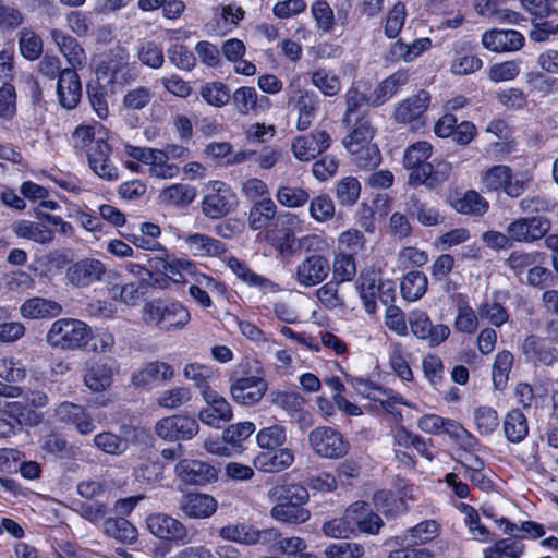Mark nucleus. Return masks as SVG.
Returning <instances> with one entry per match:
<instances>
[{
  "label": "nucleus",
  "instance_id": "1",
  "mask_svg": "<svg viewBox=\"0 0 558 558\" xmlns=\"http://www.w3.org/2000/svg\"><path fill=\"white\" fill-rule=\"evenodd\" d=\"M433 150V145L427 141H417L404 149L402 166L409 171L407 181L409 186H425L433 191L449 180L452 165L438 158L428 161Z\"/></svg>",
  "mask_w": 558,
  "mask_h": 558
},
{
  "label": "nucleus",
  "instance_id": "2",
  "mask_svg": "<svg viewBox=\"0 0 558 558\" xmlns=\"http://www.w3.org/2000/svg\"><path fill=\"white\" fill-rule=\"evenodd\" d=\"M73 148L77 154H84L88 166L100 179L116 181L119 170L111 160L112 147L102 136H96L93 125H78L73 134Z\"/></svg>",
  "mask_w": 558,
  "mask_h": 558
},
{
  "label": "nucleus",
  "instance_id": "3",
  "mask_svg": "<svg viewBox=\"0 0 558 558\" xmlns=\"http://www.w3.org/2000/svg\"><path fill=\"white\" fill-rule=\"evenodd\" d=\"M270 497L275 501L270 515L276 521L300 525L311 518V512L306 508L310 493L301 483L278 484L270 489Z\"/></svg>",
  "mask_w": 558,
  "mask_h": 558
},
{
  "label": "nucleus",
  "instance_id": "4",
  "mask_svg": "<svg viewBox=\"0 0 558 558\" xmlns=\"http://www.w3.org/2000/svg\"><path fill=\"white\" fill-rule=\"evenodd\" d=\"M149 268L157 275L162 276V281H171L175 284H185L189 280L202 283L203 280L214 281L211 276L203 274L198 270L195 262L186 256L179 257L174 253H170L167 248L161 253L149 255L147 257Z\"/></svg>",
  "mask_w": 558,
  "mask_h": 558
},
{
  "label": "nucleus",
  "instance_id": "5",
  "mask_svg": "<svg viewBox=\"0 0 558 558\" xmlns=\"http://www.w3.org/2000/svg\"><path fill=\"white\" fill-rule=\"evenodd\" d=\"M439 532L440 524L437 521L424 520L393 537L399 548L391 550L387 558H434L433 550L420 546L430 543Z\"/></svg>",
  "mask_w": 558,
  "mask_h": 558
},
{
  "label": "nucleus",
  "instance_id": "6",
  "mask_svg": "<svg viewBox=\"0 0 558 558\" xmlns=\"http://www.w3.org/2000/svg\"><path fill=\"white\" fill-rule=\"evenodd\" d=\"M143 318L162 331H174L183 329L191 320V315L179 301L155 299L145 303Z\"/></svg>",
  "mask_w": 558,
  "mask_h": 558
},
{
  "label": "nucleus",
  "instance_id": "7",
  "mask_svg": "<svg viewBox=\"0 0 558 558\" xmlns=\"http://www.w3.org/2000/svg\"><path fill=\"white\" fill-rule=\"evenodd\" d=\"M92 339V328L85 322L75 318L54 320L46 335L47 343L61 350L85 349Z\"/></svg>",
  "mask_w": 558,
  "mask_h": 558
},
{
  "label": "nucleus",
  "instance_id": "8",
  "mask_svg": "<svg viewBox=\"0 0 558 558\" xmlns=\"http://www.w3.org/2000/svg\"><path fill=\"white\" fill-rule=\"evenodd\" d=\"M229 390L233 401L238 404L246 407L257 404L268 390L263 367H256L254 373L250 369L235 372L231 377Z\"/></svg>",
  "mask_w": 558,
  "mask_h": 558
},
{
  "label": "nucleus",
  "instance_id": "9",
  "mask_svg": "<svg viewBox=\"0 0 558 558\" xmlns=\"http://www.w3.org/2000/svg\"><path fill=\"white\" fill-rule=\"evenodd\" d=\"M43 422V414L20 401L5 402L0 407V438L20 434L24 427H34Z\"/></svg>",
  "mask_w": 558,
  "mask_h": 558
},
{
  "label": "nucleus",
  "instance_id": "10",
  "mask_svg": "<svg viewBox=\"0 0 558 558\" xmlns=\"http://www.w3.org/2000/svg\"><path fill=\"white\" fill-rule=\"evenodd\" d=\"M256 427L253 422L245 421L229 425L223 429L221 438H207L205 449L216 456L230 457L243 452V441H245Z\"/></svg>",
  "mask_w": 558,
  "mask_h": 558
},
{
  "label": "nucleus",
  "instance_id": "11",
  "mask_svg": "<svg viewBox=\"0 0 558 558\" xmlns=\"http://www.w3.org/2000/svg\"><path fill=\"white\" fill-rule=\"evenodd\" d=\"M409 333L428 348L435 349L449 339L451 330L446 324H434L425 310L413 308L409 312Z\"/></svg>",
  "mask_w": 558,
  "mask_h": 558
},
{
  "label": "nucleus",
  "instance_id": "12",
  "mask_svg": "<svg viewBox=\"0 0 558 558\" xmlns=\"http://www.w3.org/2000/svg\"><path fill=\"white\" fill-rule=\"evenodd\" d=\"M312 450L320 458L338 460L350 451V442L341 432L331 426H317L308 434Z\"/></svg>",
  "mask_w": 558,
  "mask_h": 558
},
{
  "label": "nucleus",
  "instance_id": "13",
  "mask_svg": "<svg viewBox=\"0 0 558 558\" xmlns=\"http://www.w3.org/2000/svg\"><path fill=\"white\" fill-rule=\"evenodd\" d=\"M330 270L328 256L322 251L308 248L305 258L298 264L293 278L300 286L311 288L324 282Z\"/></svg>",
  "mask_w": 558,
  "mask_h": 558
},
{
  "label": "nucleus",
  "instance_id": "14",
  "mask_svg": "<svg viewBox=\"0 0 558 558\" xmlns=\"http://www.w3.org/2000/svg\"><path fill=\"white\" fill-rule=\"evenodd\" d=\"M238 206L235 192L225 182L215 181L211 191L202 199L201 208L205 217L221 219L228 216Z\"/></svg>",
  "mask_w": 558,
  "mask_h": 558
},
{
  "label": "nucleus",
  "instance_id": "15",
  "mask_svg": "<svg viewBox=\"0 0 558 558\" xmlns=\"http://www.w3.org/2000/svg\"><path fill=\"white\" fill-rule=\"evenodd\" d=\"M199 430L198 421L192 416L174 414L160 418L155 425L156 435L166 441L180 442L192 439Z\"/></svg>",
  "mask_w": 558,
  "mask_h": 558
},
{
  "label": "nucleus",
  "instance_id": "16",
  "mask_svg": "<svg viewBox=\"0 0 558 558\" xmlns=\"http://www.w3.org/2000/svg\"><path fill=\"white\" fill-rule=\"evenodd\" d=\"M219 468L202 460L183 458L175 466L177 478L186 486H205L217 482Z\"/></svg>",
  "mask_w": 558,
  "mask_h": 558
},
{
  "label": "nucleus",
  "instance_id": "17",
  "mask_svg": "<svg viewBox=\"0 0 558 558\" xmlns=\"http://www.w3.org/2000/svg\"><path fill=\"white\" fill-rule=\"evenodd\" d=\"M146 525L154 536L175 546L186 545L191 541L186 526L169 514L151 513L146 518Z\"/></svg>",
  "mask_w": 558,
  "mask_h": 558
},
{
  "label": "nucleus",
  "instance_id": "18",
  "mask_svg": "<svg viewBox=\"0 0 558 558\" xmlns=\"http://www.w3.org/2000/svg\"><path fill=\"white\" fill-rule=\"evenodd\" d=\"M483 184L487 192L504 191L509 197L517 198L525 190V183L513 180V173L509 166L495 165L488 168L483 175Z\"/></svg>",
  "mask_w": 558,
  "mask_h": 558
},
{
  "label": "nucleus",
  "instance_id": "19",
  "mask_svg": "<svg viewBox=\"0 0 558 558\" xmlns=\"http://www.w3.org/2000/svg\"><path fill=\"white\" fill-rule=\"evenodd\" d=\"M550 226V221L542 216L521 217L509 223L507 233L511 242L532 243L544 238Z\"/></svg>",
  "mask_w": 558,
  "mask_h": 558
},
{
  "label": "nucleus",
  "instance_id": "20",
  "mask_svg": "<svg viewBox=\"0 0 558 558\" xmlns=\"http://www.w3.org/2000/svg\"><path fill=\"white\" fill-rule=\"evenodd\" d=\"M430 96L426 90H420L416 95L400 101L393 111V119L401 124H411L417 130L424 125V113L427 111Z\"/></svg>",
  "mask_w": 558,
  "mask_h": 558
},
{
  "label": "nucleus",
  "instance_id": "21",
  "mask_svg": "<svg viewBox=\"0 0 558 558\" xmlns=\"http://www.w3.org/2000/svg\"><path fill=\"white\" fill-rule=\"evenodd\" d=\"M27 377V369L22 360L13 356L0 360V396L8 398L20 397L23 392L19 386Z\"/></svg>",
  "mask_w": 558,
  "mask_h": 558
},
{
  "label": "nucleus",
  "instance_id": "22",
  "mask_svg": "<svg viewBox=\"0 0 558 558\" xmlns=\"http://www.w3.org/2000/svg\"><path fill=\"white\" fill-rule=\"evenodd\" d=\"M57 421L66 426L74 427L80 435H89L96 429L95 421L85 407L64 401L56 409Z\"/></svg>",
  "mask_w": 558,
  "mask_h": 558
},
{
  "label": "nucleus",
  "instance_id": "23",
  "mask_svg": "<svg viewBox=\"0 0 558 558\" xmlns=\"http://www.w3.org/2000/svg\"><path fill=\"white\" fill-rule=\"evenodd\" d=\"M331 137L325 130L314 129L308 134L298 136L292 143L294 157L310 161L325 153L331 145Z\"/></svg>",
  "mask_w": 558,
  "mask_h": 558
},
{
  "label": "nucleus",
  "instance_id": "24",
  "mask_svg": "<svg viewBox=\"0 0 558 558\" xmlns=\"http://www.w3.org/2000/svg\"><path fill=\"white\" fill-rule=\"evenodd\" d=\"M105 264L96 258H82L72 263L66 269V279L76 288L89 287L102 279L106 274Z\"/></svg>",
  "mask_w": 558,
  "mask_h": 558
},
{
  "label": "nucleus",
  "instance_id": "25",
  "mask_svg": "<svg viewBox=\"0 0 558 558\" xmlns=\"http://www.w3.org/2000/svg\"><path fill=\"white\" fill-rule=\"evenodd\" d=\"M203 399L206 402V407L198 412V420L202 423L215 428H221L226 423L232 420L233 412L231 404L216 390L204 395Z\"/></svg>",
  "mask_w": 558,
  "mask_h": 558
},
{
  "label": "nucleus",
  "instance_id": "26",
  "mask_svg": "<svg viewBox=\"0 0 558 558\" xmlns=\"http://www.w3.org/2000/svg\"><path fill=\"white\" fill-rule=\"evenodd\" d=\"M522 352L534 364L551 366L558 362V349L553 340L537 335H529L522 343Z\"/></svg>",
  "mask_w": 558,
  "mask_h": 558
},
{
  "label": "nucleus",
  "instance_id": "27",
  "mask_svg": "<svg viewBox=\"0 0 558 558\" xmlns=\"http://www.w3.org/2000/svg\"><path fill=\"white\" fill-rule=\"evenodd\" d=\"M524 43V36L514 29L493 28L482 35L483 47L495 53L518 51Z\"/></svg>",
  "mask_w": 558,
  "mask_h": 558
},
{
  "label": "nucleus",
  "instance_id": "28",
  "mask_svg": "<svg viewBox=\"0 0 558 558\" xmlns=\"http://www.w3.org/2000/svg\"><path fill=\"white\" fill-rule=\"evenodd\" d=\"M83 95L81 78L76 69L65 68L57 81V97L64 109H74L78 106Z\"/></svg>",
  "mask_w": 558,
  "mask_h": 558
},
{
  "label": "nucleus",
  "instance_id": "29",
  "mask_svg": "<svg viewBox=\"0 0 558 558\" xmlns=\"http://www.w3.org/2000/svg\"><path fill=\"white\" fill-rule=\"evenodd\" d=\"M392 441L395 446L404 449H414L420 457L432 462L437 452L434 450L435 444L432 438H424L420 434H415L408 429L404 425H398L392 430Z\"/></svg>",
  "mask_w": 558,
  "mask_h": 558
},
{
  "label": "nucleus",
  "instance_id": "30",
  "mask_svg": "<svg viewBox=\"0 0 558 558\" xmlns=\"http://www.w3.org/2000/svg\"><path fill=\"white\" fill-rule=\"evenodd\" d=\"M174 375L170 364L160 361L146 363L131 375V384L135 388L148 389L153 384L170 380Z\"/></svg>",
  "mask_w": 558,
  "mask_h": 558
},
{
  "label": "nucleus",
  "instance_id": "31",
  "mask_svg": "<svg viewBox=\"0 0 558 558\" xmlns=\"http://www.w3.org/2000/svg\"><path fill=\"white\" fill-rule=\"evenodd\" d=\"M217 500L208 494L189 492L182 496L180 509L190 519H207L217 510Z\"/></svg>",
  "mask_w": 558,
  "mask_h": 558
},
{
  "label": "nucleus",
  "instance_id": "32",
  "mask_svg": "<svg viewBox=\"0 0 558 558\" xmlns=\"http://www.w3.org/2000/svg\"><path fill=\"white\" fill-rule=\"evenodd\" d=\"M228 267L231 271L250 288H257L263 293H277L280 291V286L267 277L256 274L245 262L230 257Z\"/></svg>",
  "mask_w": 558,
  "mask_h": 558
},
{
  "label": "nucleus",
  "instance_id": "33",
  "mask_svg": "<svg viewBox=\"0 0 558 558\" xmlns=\"http://www.w3.org/2000/svg\"><path fill=\"white\" fill-rule=\"evenodd\" d=\"M117 372L114 362L95 361L86 367L83 376L84 385L93 392H102L112 385Z\"/></svg>",
  "mask_w": 558,
  "mask_h": 558
},
{
  "label": "nucleus",
  "instance_id": "34",
  "mask_svg": "<svg viewBox=\"0 0 558 558\" xmlns=\"http://www.w3.org/2000/svg\"><path fill=\"white\" fill-rule=\"evenodd\" d=\"M448 204L459 214L482 216L488 210V202L476 191L461 193L451 190L447 194Z\"/></svg>",
  "mask_w": 558,
  "mask_h": 558
},
{
  "label": "nucleus",
  "instance_id": "35",
  "mask_svg": "<svg viewBox=\"0 0 558 558\" xmlns=\"http://www.w3.org/2000/svg\"><path fill=\"white\" fill-rule=\"evenodd\" d=\"M254 466L265 473H278L294 462V452L290 448L267 449L253 460Z\"/></svg>",
  "mask_w": 558,
  "mask_h": 558
},
{
  "label": "nucleus",
  "instance_id": "36",
  "mask_svg": "<svg viewBox=\"0 0 558 558\" xmlns=\"http://www.w3.org/2000/svg\"><path fill=\"white\" fill-rule=\"evenodd\" d=\"M349 133L342 140V144L347 150H355L361 146L372 143L375 136V129L372 125L368 113H363L357 119H352L350 123H343Z\"/></svg>",
  "mask_w": 558,
  "mask_h": 558
},
{
  "label": "nucleus",
  "instance_id": "37",
  "mask_svg": "<svg viewBox=\"0 0 558 558\" xmlns=\"http://www.w3.org/2000/svg\"><path fill=\"white\" fill-rule=\"evenodd\" d=\"M183 240L189 251L195 257L221 258L228 251L225 242L204 233H190Z\"/></svg>",
  "mask_w": 558,
  "mask_h": 558
},
{
  "label": "nucleus",
  "instance_id": "38",
  "mask_svg": "<svg viewBox=\"0 0 558 558\" xmlns=\"http://www.w3.org/2000/svg\"><path fill=\"white\" fill-rule=\"evenodd\" d=\"M510 298L507 290H494L490 300H484L478 306V314L493 326L501 327L509 320V313L505 306Z\"/></svg>",
  "mask_w": 558,
  "mask_h": 558
},
{
  "label": "nucleus",
  "instance_id": "39",
  "mask_svg": "<svg viewBox=\"0 0 558 558\" xmlns=\"http://www.w3.org/2000/svg\"><path fill=\"white\" fill-rule=\"evenodd\" d=\"M381 280L380 272L374 269L363 270L356 280L359 295L368 314H374L377 311V296Z\"/></svg>",
  "mask_w": 558,
  "mask_h": 558
},
{
  "label": "nucleus",
  "instance_id": "40",
  "mask_svg": "<svg viewBox=\"0 0 558 558\" xmlns=\"http://www.w3.org/2000/svg\"><path fill=\"white\" fill-rule=\"evenodd\" d=\"M450 299L457 308L453 323L456 331L466 335L474 333L478 328V318L475 311L470 305L468 294L454 292L450 295Z\"/></svg>",
  "mask_w": 558,
  "mask_h": 558
},
{
  "label": "nucleus",
  "instance_id": "41",
  "mask_svg": "<svg viewBox=\"0 0 558 558\" xmlns=\"http://www.w3.org/2000/svg\"><path fill=\"white\" fill-rule=\"evenodd\" d=\"M62 305L51 299L43 296H33L25 300L20 313L26 319H52L62 313Z\"/></svg>",
  "mask_w": 558,
  "mask_h": 558
},
{
  "label": "nucleus",
  "instance_id": "42",
  "mask_svg": "<svg viewBox=\"0 0 558 558\" xmlns=\"http://www.w3.org/2000/svg\"><path fill=\"white\" fill-rule=\"evenodd\" d=\"M373 504L387 520H395L409 511V505L404 498L390 489L376 490L373 495Z\"/></svg>",
  "mask_w": 558,
  "mask_h": 558
},
{
  "label": "nucleus",
  "instance_id": "43",
  "mask_svg": "<svg viewBox=\"0 0 558 558\" xmlns=\"http://www.w3.org/2000/svg\"><path fill=\"white\" fill-rule=\"evenodd\" d=\"M409 81L407 70H398L377 84L371 95V107L376 108L391 99Z\"/></svg>",
  "mask_w": 558,
  "mask_h": 558
},
{
  "label": "nucleus",
  "instance_id": "44",
  "mask_svg": "<svg viewBox=\"0 0 558 558\" xmlns=\"http://www.w3.org/2000/svg\"><path fill=\"white\" fill-rule=\"evenodd\" d=\"M502 430L508 442L520 444L529 435L530 426L526 415L519 408L510 409L502 420Z\"/></svg>",
  "mask_w": 558,
  "mask_h": 558
},
{
  "label": "nucleus",
  "instance_id": "45",
  "mask_svg": "<svg viewBox=\"0 0 558 558\" xmlns=\"http://www.w3.org/2000/svg\"><path fill=\"white\" fill-rule=\"evenodd\" d=\"M51 37L71 68L76 69V66H83L85 64V51L76 38L60 29H52Z\"/></svg>",
  "mask_w": 558,
  "mask_h": 558
},
{
  "label": "nucleus",
  "instance_id": "46",
  "mask_svg": "<svg viewBox=\"0 0 558 558\" xmlns=\"http://www.w3.org/2000/svg\"><path fill=\"white\" fill-rule=\"evenodd\" d=\"M140 234H128L126 240L132 243L136 248L144 251L161 253L166 247L159 242L161 235V228L154 222H143L140 228Z\"/></svg>",
  "mask_w": 558,
  "mask_h": 558
},
{
  "label": "nucleus",
  "instance_id": "47",
  "mask_svg": "<svg viewBox=\"0 0 558 558\" xmlns=\"http://www.w3.org/2000/svg\"><path fill=\"white\" fill-rule=\"evenodd\" d=\"M104 533L126 545H132L137 541V529L124 517H108L104 521Z\"/></svg>",
  "mask_w": 558,
  "mask_h": 558
},
{
  "label": "nucleus",
  "instance_id": "48",
  "mask_svg": "<svg viewBox=\"0 0 558 558\" xmlns=\"http://www.w3.org/2000/svg\"><path fill=\"white\" fill-rule=\"evenodd\" d=\"M357 507L363 508L364 505H359V502H355L347 509L342 517L332 518L324 522L322 526V532L324 535L331 538H351L353 536L352 513L356 512Z\"/></svg>",
  "mask_w": 558,
  "mask_h": 558
},
{
  "label": "nucleus",
  "instance_id": "49",
  "mask_svg": "<svg viewBox=\"0 0 558 558\" xmlns=\"http://www.w3.org/2000/svg\"><path fill=\"white\" fill-rule=\"evenodd\" d=\"M149 288L150 283L146 279H136L122 286H112L110 294L114 300L126 305H136Z\"/></svg>",
  "mask_w": 558,
  "mask_h": 558
},
{
  "label": "nucleus",
  "instance_id": "50",
  "mask_svg": "<svg viewBox=\"0 0 558 558\" xmlns=\"http://www.w3.org/2000/svg\"><path fill=\"white\" fill-rule=\"evenodd\" d=\"M196 194V189L194 186L183 183H173L168 187H165L160 192L159 197L161 203L165 205L185 208L193 203Z\"/></svg>",
  "mask_w": 558,
  "mask_h": 558
},
{
  "label": "nucleus",
  "instance_id": "51",
  "mask_svg": "<svg viewBox=\"0 0 558 558\" xmlns=\"http://www.w3.org/2000/svg\"><path fill=\"white\" fill-rule=\"evenodd\" d=\"M427 277L421 270L407 272L400 282V293L408 302H414L423 298L427 291Z\"/></svg>",
  "mask_w": 558,
  "mask_h": 558
},
{
  "label": "nucleus",
  "instance_id": "52",
  "mask_svg": "<svg viewBox=\"0 0 558 558\" xmlns=\"http://www.w3.org/2000/svg\"><path fill=\"white\" fill-rule=\"evenodd\" d=\"M276 216V205L269 197L255 202L248 214V226L252 230H260L269 226Z\"/></svg>",
  "mask_w": 558,
  "mask_h": 558
},
{
  "label": "nucleus",
  "instance_id": "53",
  "mask_svg": "<svg viewBox=\"0 0 558 558\" xmlns=\"http://www.w3.org/2000/svg\"><path fill=\"white\" fill-rule=\"evenodd\" d=\"M14 232L19 238L32 240L40 244H48L54 239V232L50 228L28 220L19 221L14 227Z\"/></svg>",
  "mask_w": 558,
  "mask_h": 558
},
{
  "label": "nucleus",
  "instance_id": "54",
  "mask_svg": "<svg viewBox=\"0 0 558 558\" xmlns=\"http://www.w3.org/2000/svg\"><path fill=\"white\" fill-rule=\"evenodd\" d=\"M295 107L299 110L296 129L299 131L307 130L315 119L318 109L317 95L314 92L304 90L299 97Z\"/></svg>",
  "mask_w": 558,
  "mask_h": 558
},
{
  "label": "nucleus",
  "instance_id": "55",
  "mask_svg": "<svg viewBox=\"0 0 558 558\" xmlns=\"http://www.w3.org/2000/svg\"><path fill=\"white\" fill-rule=\"evenodd\" d=\"M345 111L342 118L343 123H350L352 119L362 117L366 111H361L363 106L371 107V95L363 93L356 86H351L344 94Z\"/></svg>",
  "mask_w": 558,
  "mask_h": 558
},
{
  "label": "nucleus",
  "instance_id": "56",
  "mask_svg": "<svg viewBox=\"0 0 558 558\" xmlns=\"http://www.w3.org/2000/svg\"><path fill=\"white\" fill-rule=\"evenodd\" d=\"M410 213L424 227L439 226L445 221V216L436 207H429L416 195L410 197Z\"/></svg>",
  "mask_w": 558,
  "mask_h": 558
},
{
  "label": "nucleus",
  "instance_id": "57",
  "mask_svg": "<svg viewBox=\"0 0 558 558\" xmlns=\"http://www.w3.org/2000/svg\"><path fill=\"white\" fill-rule=\"evenodd\" d=\"M475 429L481 436L493 435L500 425L497 411L489 405H478L473 411Z\"/></svg>",
  "mask_w": 558,
  "mask_h": 558
},
{
  "label": "nucleus",
  "instance_id": "58",
  "mask_svg": "<svg viewBox=\"0 0 558 558\" xmlns=\"http://www.w3.org/2000/svg\"><path fill=\"white\" fill-rule=\"evenodd\" d=\"M359 505H364V507H357L356 512L352 513L353 535H355L357 532L369 535L378 534L380 527L384 525L381 518L373 511L363 514L361 510H366L367 504L359 502Z\"/></svg>",
  "mask_w": 558,
  "mask_h": 558
},
{
  "label": "nucleus",
  "instance_id": "59",
  "mask_svg": "<svg viewBox=\"0 0 558 558\" xmlns=\"http://www.w3.org/2000/svg\"><path fill=\"white\" fill-rule=\"evenodd\" d=\"M351 161L361 170H374L381 163V153L377 144L368 143L355 150H347Z\"/></svg>",
  "mask_w": 558,
  "mask_h": 558
},
{
  "label": "nucleus",
  "instance_id": "60",
  "mask_svg": "<svg viewBox=\"0 0 558 558\" xmlns=\"http://www.w3.org/2000/svg\"><path fill=\"white\" fill-rule=\"evenodd\" d=\"M19 49L24 59L35 61L43 53L44 43L33 29L24 27L19 33Z\"/></svg>",
  "mask_w": 558,
  "mask_h": 558
},
{
  "label": "nucleus",
  "instance_id": "61",
  "mask_svg": "<svg viewBox=\"0 0 558 558\" xmlns=\"http://www.w3.org/2000/svg\"><path fill=\"white\" fill-rule=\"evenodd\" d=\"M308 213L310 217L316 222H328L336 215V207L333 199L327 193H320L313 198H310Z\"/></svg>",
  "mask_w": 558,
  "mask_h": 558
},
{
  "label": "nucleus",
  "instance_id": "62",
  "mask_svg": "<svg viewBox=\"0 0 558 558\" xmlns=\"http://www.w3.org/2000/svg\"><path fill=\"white\" fill-rule=\"evenodd\" d=\"M219 536L223 539L245 544L255 545L257 534L255 526L247 523L228 524L219 530Z\"/></svg>",
  "mask_w": 558,
  "mask_h": 558
},
{
  "label": "nucleus",
  "instance_id": "63",
  "mask_svg": "<svg viewBox=\"0 0 558 558\" xmlns=\"http://www.w3.org/2000/svg\"><path fill=\"white\" fill-rule=\"evenodd\" d=\"M266 239L282 256H291L295 252L296 238L289 228L269 230L267 231Z\"/></svg>",
  "mask_w": 558,
  "mask_h": 558
},
{
  "label": "nucleus",
  "instance_id": "64",
  "mask_svg": "<svg viewBox=\"0 0 558 558\" xmlns=\"http://www.w3.org/2000/svg\"><path fill=\"white\" fill-rule=\"evenodd\" d=\"M276 199L283 207L299 208L310 201V193L301 186L286 184L278 187Z\"/></svg>",
  "mask_w": 558,
  "mask_h": 558
}]
</instances>
